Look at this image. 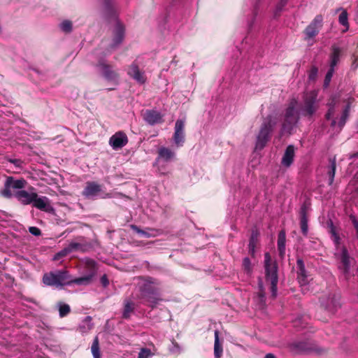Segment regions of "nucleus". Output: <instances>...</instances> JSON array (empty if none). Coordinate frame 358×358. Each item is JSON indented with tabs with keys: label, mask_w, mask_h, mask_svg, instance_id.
<instances>
[{
	"label": "nucleus",
	"mask_w": 358,
	"mask_h": 358,
	"mask_svg": "<svg viewBox=\"0 0 358 358\" xmlns=\"http://www.w3.org/2000/svg\"><path fill=\"white\" fill-rule=\"evenodd\" d=\"M319 108L317 92L312 90L306 92L303 96V103L299 107L301 115L310 117Z\"/></svg>",
	"instance_id": "1a4fd4ad"
},
{
	"label": "nucleus",
	"mask_w": 358,
	"mask_h": 358,
	"mask_svg": "<svg viewBox=\"0 0 358 358\" xmlns=\"http://www.w3.org/2000/svg\"><path fill=\"white\" fill-rule=\"evenodd\" d=\"M125 33V27L124 24L119 20L115 23L113 29V40L110 45L112 48H116L120 44L122 43Z\"/></svg>",
	"instance_id": "f8f14e48"
},
{
	"label": "nucleus",
	"mask_w": 358,
	"mask_h": 358,
	"mask_svg": "<svg viewBox=\"0 0 358 358\" xmlns=\"http://www.w3.org/2000/svg\"><path fill=\"white\" fill-rule=\"evenodd\" d=\"M131 228L137 234L141 235L143 237H150L151 236V234L148 231L141 230L136 225H131Z\"/></svg>",
	"instance_id": "4c0bfd02"
},
{
	"label": "nucleus",
	"mask_w": 358,
	"mask_h": 358,
	"mask_svg": "<svg viewBox=\"0 0 358 358\" xmlns=\"http://www.w3.org/2000/svg\"><path fill=\"white\" fill-rule=\"evenodd\" d=\"M277 123V119L272 116H269L264 120L257 136L256 149L262 150L266 146Z\"/></svg>",
	"instance_id": "0eeeda50"
},
{
	"label": "nucleus",
	"mask_w": 358,
	"mask_h": 358,
	"mask_svg": "<svg viewBox=\"0 0 358 358\" xmlns=\"http://www.w3.org/2000/svg\"><path fill=\"white\" fill-rule=\"evenodd\" d=\"M176 155V152L173 149L165 146L159 148L154 166L160 174L166 175L171 172L169 164L175 160Z\"/></svg>",
	"instance_id": "39448f33"
},
{
	"label": "nucleus",
	"mask_w": 358,
	"mask_h": 358,
	"mask_svg": "<svg viewBox=\"0 0 358 358\" xmlns=\"http://www.w3.org/2000/svg\"><path fill=\"white\" fill-rule=\"evenodd\" d=\"M243 266L244 268V270L248 273H250L252 271V266L250 260L248 257H245L243 260Z\"/></svg>",
	"instance_id": "ea45409f"
},
{
	"label": "nucleus",
	"mask_w": 358,
	"mask_h": 358,
	"mask_svg": "<svg viewBox=\"0 0 358 358\" xmlns=\"http://www.w3.org/2000/svg\"><path fill=\"white\" fill-rule=\"evenodd\" d=\"M103 3H104L106 8L108 11H112L116 7V4H115L114 0H103Z\"/></svg>",
	"instance_id": "79ce46f5"
},
{
	"label": "nucleus",
	"mask_w": 358,
	"mask_h": 358,
	"mask_svg": "<svg viewBox=\"0 0 358 358\" xmlns=\"http://www.w3.org/2000/svg\"><path fill=\"white\" fill-rule=\"evenodd\" d=\"M185 121L178 120L175 124V131L173 136L174 145L176 148L182 147L185 143Z\"/></svg>",
	"instance_id": "ddd939ff"
},
{
	"label": "nucleus",
	"mask_w": 358,
	"mask_h": 358,
	"mask_svg": "<svg viewBox=\"0 0 358 358\" xmlns=\"http://www.w3.org/2000/svg\"><path fill=\"white\" fill-rule=\"evenodd\" d=\"M144 120L149 124L154 125L162 122V115L159 111L148 110L144 114Z\"/></svg>",
	"instance_id": "b1692460"
},
{
	"label": "nucleus",
	"mask_w": 358,
	"mask_h": 358,
	"mask_svg": "<svg viewBox=\"0 0 358 358\" xmlns=\"http://www.w3.org/2000/svg\"><path fill=\"white\" fill-rule=\"evenodd\" d=\"M29 231L34 236H38L41 234V230L36 227H30L29 228Z\"/></svg>",
	"instance_id": "49530a36"
},
{
	"label": "nucleus",
	"mask_w": 358,
	"mask_h": 358,
	"mask_svg": "<svg viewBox=\"0 0 358 358\" xmlns=\"http://www.w3.org/2000/svg\"><path fill=\"white\" fill-rule=\"evenodd\" d=\"M69 253L66 248L65 247L64 249H62L61 251H59V252H57V254L55 255L54 257H53V260H59L61 258L66 256Z\"/></svg>",
	"instance_id": "c03bdc74"
},
{
	"label": "nucleus",
	"mask_w": 358,
	"mask_h": 358,
	"mask_svg": "<svg viewBox=\"0 0 358 358\" xmlns=\"http://www.w3.org/2000/svg\"><path fill=\"white\" fill-rule=\"evenodd\" d=\"M66 248L69 253L75 251H84V245L76 242H71Z\"/></svg>",
	"instance_id": "72a5a7b5"
},
{
	"label": "nucleus",
	"mask_w": 358,
	"mask_h": 358,
	"mask_svg": "<svg viewBox=\"0 0 358 358\" xmlns=\"http://www.w3.org/2000/svg\"><path fill=\"white\" fill-rule=\"evenodd\" d=\"M58 26L59 29L65 34H70L73 31V22L69 20H62Z\"/></svg>",
	"instance_id": "c756f323"
},
{
	"label": "nucleus",
	"mask_w": 358,
	"mask_h": 358,
	"mask_svg": "<svg viewBox=\"0 0 358 358\" xmlns=\"http://www.w3.org/2000/svg\"><path fill=\"white\" fill-rule=\"evenodd\" d=\"M91 351L94 358H101L99 338L96 336L93 341Z\"/></svg>",
	"instance_id": "473e14b6"
},
{
	"label": "nucleus",
	"mask_w": 358,
	"mask_h": 358,
	"mask_svg": "<svg viewBox=\"0 0 358 358\" xmlns=\"http://www.w3.org/2000/svg\"><path fill=\"white\" fill-rule=\"evenodd\" d=\"M257 241V234L253 231L249 243V251L252 255L255 253Z\"/></svg>",
	"instance_id": "c9c22d12"
},
{
	"label": "nucleus",
	"mask_w": 358,
	"mask_h": 358,
	"mask_svg": "<svg viewBox=\"0 0 358 358\" xmlns=\"http://www.w3.org/2000/svg\"><path fill=\"white\" fill-rule=\"evenodd\" d=\"M128 143V138L124 132L120 131L113 134L109 139V145L115 150H119Z\"/></svg>",
	"instance_id": "2eb2a0df"
},
{
	"label": "nucleus",
	"mask_w": 358,
	"mask_h": 358,
	"mask_svg": "<svg viewBox=\"0 0 358 358\" xmlns=\"http://www.w3.org/2000/svg\"><path fill=\"white\" fill-rule=\"evenodd\" d=\"M323 17L321 15H317L311 23L306 28L305 34L306 38L315 37L322 26Z\"/></svg>",
	"instance_id": "4468645a"
},
{
	"label": "nucleus",
	"mask_w": 358,
	"mask_h": 358,
	"mask_svg": "<svg viewBox=\"0 0 358 358\" xmlns=\"http://www.w3.org/2000/svg\"><path fill=\"white\" fill-rule=\"evenodd\" d=\"M286 235L284 231H280L278 234V248L280 256L285 254Z\"/></svg>",
	"instance_id": "cd10ccee"
},
{
	"label": "nucleus",
	"mask_w": 358,
	"mask_h": 358,
	"mask_svg": "<svg viewBox=\"0 0 358 358\" xmlns=\"http://www.w3.org/2000/svg\"><path fill=\"white\" fill-rule=\"evenodd\" d=\"M97 67L107 80H113L117 78V73L112 70L111 66L106 63L105 59H100Z\"/></svg>",
	"instance_id": "dca6fc26"
},
{
	"label": "nucleus",
	"mask_w": 358,
	"mask_h": 358,
	"mask_svg": "<svg viewBox=\"0 0 358 358\" xmlns=\"http://www.w3.org/2000/svg\"><path fill=\"white\" fill-rule=\"evenodd\" d=\"M339 10H341V13L338 17V22L341 25L345 27V30L343 31H346L349 29L348 14L347 11L345 9H343V8H339L338 9H337V11H339Z\"/></svg>",
	"instance_id": "bb28decb"
},
{
	"label": "nucleus",
	"mask_w": 358,
	"mask_h": 358,
	"mask_svg": "<svg viewBox=\"0 0 358 358\" xmlns=\"http://www.w3.org/2000/svg\"><path fill=\"white\" fill-rule=\"evenodd\" d=\"M352 101V98H348L347 100H343V102H345V105L343 108L342 115L340 117L337 127L336 120V119L333 118V117L334 116L335 114V109L338 108V106L340 105L341 96L339 94L332 96L330 101L328 103L329 110L326 114V119L328 120H331V127L333 128H336L337 132H339L342 129V128L343 127L346 122V120L349 115V110L350 108Z\"/></svg>",
	"instance_id": "20e7f679"
},
{
	"label": "nucleus",
	"mask_w": 358,
	"mask_h": 358,
	"mask_svg": "<svg viewBox=\"0 0 358 358\" xmlns=\"http://www.w3.org/2000/svg\"><path fill=\"white\" fill-rule=\"evenodd\" d=\"M331 236L336 246L335 255L336 259L338 260V269L343 274L345 280H348L352 275L354 273L351 271V266L355 262L352 257H350L347 248L340 245V237L336 233V229L334 227L331 228Z\"/></svg>",
	"instance_id": "7ed1b4c3"
},
{
	"label": "nucleus",
	"mask_w": 358,
	"mask_h": 358,
	"mask_svg": "<svg viewBox=\"0 0 358 358\" xmlns=\"http://www.w3.org/2000/svg\"><path fill=\"white\" fill-rule=\"evenodd\" d=\"M293 347L299 350H306V348L305 347V344L301 342L294 343L292 344Z\"/></svg>",
	"instance_id": "de8ad7c7"
},
{
	"label": "nucleus",
	"mask_w": 358,
	"mask_h": 358,
	"mask_svg": "<svg viewBox=\"0 0 358 358\" xmlns=\"http://www.w3.org/2000/svg\"><path fill=\"white\" fill-rule=\"evenodd\" d=\"M101 282H102V284L103 285V286H104V287H106V286H107V285H108V280H107V278H106V275H104V276H103V277L101 278Z\"/></svg>",
	"instance_id": "3c124183"
},
{
	"label": "nucleus",
	"mask_w": 358,
	"mask_h": 358,
	"mask_svg": "<svg viewBox=\"0 0 358 358\" xmlns=\"http://www.w3.org/2000/svg\"><path fill=\"white\" fill-rule=\"evenodd\" d=\"M301 229L303 235L308 234V220L306 215L305 208L302 207L301 212Z\"/></svg>",
	"instance_id": "2f4dec72"
},
{
	"label": "nucleus",
	"mask_w": 358,
	"mask_h": 358,
	"mask_svg": "<svg viewBox=\"0 0 358 358\" xmlns=\"http://www.w3.org/2000/svg\"><path fill=\"white\" fill-rule=\"evenodd\" d=\"M169 352L173 355H179L182 352V348L176 341H173L171 345L169 347Z\"/></svg>",
	"instance_id": "f704fd0d"
},
{
	"label": "nucleus",
	"mask_w": 358,
	"mask_h": 358,
	"mask_svg": "<svg viewBox=\"0 0 358 358\" xmlns=\"http://www.w3.org/2000/svg\"><path fill=\"white\" fill-rule=\"evenodd\" d=\"M137 289L139 292L138 299L143 300L152 308H154L160 300V284L155 278L152 277L139 278Z\"/></svg>",
	"instance_id": "f03ea898"
},
{
	"label": "nucleus",
	"mask_w": 358,
	"mask_h": 358,
	"mask_svg": "<svg viewBox=\"0 0 358 358\" xmlns=\"http://www.w3.org/2000/svg\"><path fill=\"white\" fill-rule=\"evenodd\" d=\"M317 73V69L316 68H313L309 73V79L313 80L316 77Z\"/></svg>",
	"instance_id": "8fccbe9b"
},
{
	"label": "nucleus",
	"mask_w": 358,
	"mask_h": 358,
	"mask_svg": "<svg viewBox=\"0 0 358 358\" xmlns=\"http://www.w3.org/2000/svg\"><path fill=\"white\" fill-rule=\"evenodd\" d=\"M93 327L92 323V317L90 316L86 317L80 324L79 330L82 334L87 333Z\"/></svg>",
	"instance_id": "a878e982"
},
{
	"label": "nucleus",
	"mask_w": 358,
	"mask_h": 358,
	"mask_svg": "<svg viewBox=\"0 0 358 358\" xmlns=\"http://www.w3.org/2000/svg\"><path fill=\"white\" fill-rule=\"evenodd\" d=\"M296 105L297 101L295 99H293L290 101L288 107L286 108L280 131L281 136L287 133L289 134L294 126L297 122L299 120V115L296 110Z\"/></svg>",
	"instance_id": "6e6552de"
},
{
	"label": "nucleus",
	"mask_w": 358,
	"mask_h": 358,
	"mask_svg": "<svg viewBox=\"0 0 358 358\" xmlns=\"http://www.w3.org/2000/svg\"><path fill=\"white\" fill-rule=\"evenodd\" d=\"M101 186L95 182H87L83 192V196L87 199H94L101 192Z\"/></svg>",
	"instance_id": "a211bd4d"
},
{
	"label": "nucleus",
	"mask_w": 358,
	"mask_h": 358,
	"mask_svg": "<svg viewBox=\"0 0 358 358\" xmlns=\"http://www.w3.org/2000/svg\"><path fill=\"white\" fill-rule=\"evenodd\" d=\"M322 303L329 312L333 313L341 306V296L337 294H331L328 297L327 301L326 303L322 301Z\"/></svg>",
	"instance_id": "aec40b11"
},
{
	"label": "nucleus",
	"mask_w": 358,
	"mask_h": 358,
	"mask_svg": "<svg viewBox=\"0 0 358 358\" xmlns=\"http://www.w3.org/2000/svg\"><path fill=\"white\" fill-rule=\"evenodd\" d=\"M69 253L66 248L65 247L64 249H62L61 251H59V252H57V254L55 255L54 257H53V260H59L61 258L66 256Z\"/></svg>",
	"instance_id": "37998d69"
},
{
	"label": "nucleus",
	"mask_w": 358,
	"mask_h": 358,
	"mask_svg": "<svg viewBox=\"0 0 358 358\" xmlns=\"http://www.w3.org/2000/svg\"><path fill=\"white\" fill-rule=\"evenodd\" d=\"M264 268L266 282L270 285L271 295L275 298L277 296V284L278 282V267L275 262H272L268 252L264 255Z\"/></svg>",
	"instance_id": "423d86ee"
},
{
	"label": "nucleus",
	"mask_w": 358,
	"mask_h": 358,
	"mask_svg": "<svg viewBox=\"0 0 358 358\" xmlns=\"http://www.w3.org/2000/svg\"><path fill=\"white\" fill-rule=\"evenodd\" d=\"M357 155H358V153H357Z\"/></svg>",
	"instance_id": "5fc2aeb1"
},
{
	"label": "nucleus",
	"mask_w": 358,
	"mask_h": 358,
	"mask_svg": "<svg viewBox=\"0 0 358 358\" xmlns=\"http://www.w3.org/2000/svg\"><path fill=\"white\" fill-rule=\"evenodd\" d=\"M350 219L354 226V228H355V232H356V238L358 240V220L353 215H351L350 216Z\"/></svg>",
	"instance_id": "a18cd8bd"
},
{
	"label": "nucleus",
	"mask_w": 358,
	"mask_h": 358,
	"mask_svg": "<svg viewBox=\"0 0 358 358\" xmlns=\"http://www.w3.org/2000/svg\"><path fill=\"white\" fill-rule=\"evenodd\" d=\"M135 303L130 299H125L124 301V308L122 312V317L129 319L134 313Z\"/></svg>",
	"instance_id": "393cba45"
},
{
	"label": "nucleus",
	"mask_w": 358,
	"mask_h": 358,
	"mask_svg": "<svg viewBox=\"0 0 358 358\" xmlns=\"http://www.w3.org/2000/svg\"><path fill=\"white\" fill-rule=\"evenodd\" d=\"M331 52L329 57L330 68L326 74L324 82V86L325 87H328L330 83V81L334 73V68L339 62L340 57L343 51V48L339 47L338 45L334 44L331 46Z\"/></svg>",
	"instance_id": "9b49d317"
},
{
	"label": "nucleus",
	"mask_w": 358,
	"mask_h": 358,
	"mask_svg": "<svg viewBox=\"0 0 358 358\" xmlns=\"http://www.w3.org/2000/svg\"><path fill=\"white\" fill-rule=\"evenodd\" d=\"M128 75L139 84L145 83L146 78L143 71L136 64H132L128 69Z\"/></svg>",
	"instance_id": "412c9836"
},
{
	"label": "nucleus",
	"mask_w": 358,
	"mask_h": 358,
	"mask_svg": "<svg viewBox=\"0 0 358 358\" xmlns=\"http://www.w3.org/2000/svg\"><path fill=\"white\" fill-rule=\"evenodd\" d=\"M27 181L24 179L15 180L8 177L4 182V187L0 190V194L6 198H10L17 191L22 190L26 187Z\"/></svg>",
	"instance_id": "9d476101"
},
{
	"label": "nucleus",
	"mask_w": 358,
	"mask_h": 358,
	"mask_svg": "<svg viewBox=\"0 0 358 358\" xmlns=\"http://www.w3.org/2000/svg\"><path fill=\"white\" fill-rule=\"evenodd\" d=\"M287 1H288V0H280V2L276 6V8L275 10V13H274L275 17H277L279 15V13L281 12L283 7L287 4Z\"/></svg>",
	"instance_id": "58836bf2"
},
{
	"label": "nucleus",
	"mask_w": 358,
	"mask_h": 358,
	"mask_svg": "<svg viewBox=\"0 0 358 358\" xmlns=\"http://www.w3.org/2000/svg\"><path fill=\"white\" fill-rule=\"evenodd\" d=\"M70 310V306L68 304L62 303L59 304V316L61 317L67 315L69 313Z\"/></svg>",
	"instance_id": "e433bc0d"
},
{
	"label": "nucleus",
	"mask_w": 358,
	"mask_h": 358,
	"mask_svg": "<svg viewBox=\"0 0 358 358\" xmlns=\"http://www.w3.org/2000/svg\"><path fill=\"white\" fill-rule=\"evenodd\" d=\"M152 355L150 350L142 348L138 353V358H149Z\"/></svg>",
	"instance_id": "a19ab883"
},
{
	"label": "nucleus",
	"mask_w": 358,
	"mask_h": 358,
	"mask_svg": "<svg viewBox=\"0 0 358 358\" xmlns=\"http://www.w3.org/2000/svg\"><path fill=\"white\" fill-rule=\"evenodd\" d=\"M297 278L301 286H305L308 284V273L305 268L303 261L299 258L296 261Z\"/></svg>",
	"instance_id": "4be33fe9"
},
{
	"label": "nucleus",
	"mask_w": 358,
	"mask_h": 358,
	"mask_svg": "<svg viewBox=\"0 0 358 358\" xmlns=\"http://www.w3.org/2000/svg\"><path fill=\"white\" fill-rule=\"evenodd\" d=\"M33 206L35 208L47 213H51L54 210L50 204V199L46 196H38L37 194L36 198L33 202Z\"/></svg>",
	"instance_id": "f3484780"
},
{
	"label": "nucleus",
	"mask_w": 358,
	"mask_h": 358,
	"mask_svg": "<svg viewBox=\"0 0 358 358\" xmlns=\"http://www.w3.org/2000/svg\"><path fill=\"white\" fill-rule=\"evenodd\" d=\"M222 355V348L219 341V332L215 331L214 355L215 358H220Z\"/></svg>",
	"instance_id": "c85d7f7f"
},
{
	"label": "nucleus",
	"mask_w": 358,
	"mask_h": 358,
	"mask_svg": "<svg viewBox=\"0 0 358 358\" xmlns=\"http://www.w3.org/2000/svg\"><path fill=\"white\" fill-rule=\"evenodd\" d=\"M111 197V194H106L105 196H103V198H110Z\"/></svg>",
	"instance_id": "864d4df0"
},
{
	"label": "nucleus",
	"mask_w": 358,
	"mask_h": 358,
	"mask_svg": "<svg viewBox=\"0 0 358 358\" xmlns=\"http://www.w3.org/2000/svg\"><path fill=\"white\" fill-rule=\"evenodd\" d=\"M264 358H275V357L274 355H273L271 353H268L265 355Z\"/></svg>",
	"instance_id": "603ef678"
},
{
	"label": "nucleus",
	"mask_w": 358,
	"mask_h": 358,
	"mask_svg": "<svg viewBox=\"0 0 358 358\" xmlns=\"http://www.w3.org/2000/svg\"><path fill=\"white\" fill-rule=\"evenodd\" d=\"M259 297L261 298V300H262L264 298L265 292H264L263 282H262V280H259Z\"/></svg>",
	"instance_id": "09e8293b"
},
{
	"label": "nucleus",
	"mask_w": 358,
	"mask_h": 358,
	"mask_svg": "<svg viewBox=\"0 0 358 358\" xmlns=\"http://www.w3.org/2000/svg\"><path fill=\"white\" fill-rule=\"evenodd\" d=\"M336 161L335 159H331L330 161V164L328 166L327 175L329 177V184L331 185L334 180L335 172H336Z\"/></svg>",
	"instance_id": "7c9ffc66"
},
{
	"label": "nucleus",
	"mask_w": 358,
	"mask_h": 358,
	"mask_svg": "<svg viewBox=\"0 0 358 358\" xmlns=\"http://www.w3.org/2000/svg\"><path fill=\"white\" fill-rule=\"evenodd\" d=\"M87 264L90 268V271L89 274L83 277L73 279L66 270L62 269L45 273L43 276L42 281L46 286L59 289L65 285H71L72 284L78 285H89L96 273L95 262L93 260H87Z\"/></svg>",
	"instance_id": "f257e3e1"
},
{
	"label": "nucleus",
	"mask_w": 358,
	"mask_h": 358,
	"mask_svg": "<svg viewBox=\"0 0 358 358\" xmlns=\"http://www.w3.org/2000/svg\"><path fill=\"white\" fill-rule=\"evenodd\" d=\"M295 156V148L292 145H289L287 147L282 159L281 164L285 168H289L293 163Z\"/></svg>",
	"instance_id": "5701e85b"
},
{
	"label": "nucleus",
	"mask_w": 358,
	"mask_h": 358,
	"mask_svg": "<svg viewBox=\"0 0 358 358\" xmlns=\"http://www.w3.org/2000/svg\"><path fill=\"white\" fill-rule=\"evenodd\" d=\"M15 196L22 204L28 205L33 203L34 199L36 198V193L34 192H29L22 189L17 191L15 194Z\"/></svg>",
	"instance_id": "6ab92c4d"
}]
</instances>
